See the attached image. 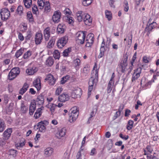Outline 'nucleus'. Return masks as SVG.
Listing matches in <instances>:
<instances>
[{
	"label": "nucleus",
	"mask_w": 159,
	"mask_h": 159,
	"mask_svg": "<svg viewBox=\"0 0 159 159\" xmlns=\"http://www.w3.org/2000/svg\"><path fill=\"white\" fill-rule=\"evenodd\" d=\"M79 115V111L77 107H74L72 108L68 112L69 121L70 123L75 121Z\"/></svg>",
	"instance_id": "nucleus-1"
},
{
	"label": "nucleus",
	"mask_w": 159,
	"mask_h": 159,
	"mask_svg": "<svg viewBox=\"0 0 159 159\" xmlns=\"http://www.w3.org/2000/svg\"><path fill=\"white\" fill-rule=\"evenodd\" d=\"M92 76L89 79V88L88 89V95L89 96L91 94V92L93 88V86L94 84L95 81H97L98 78V71L97 70L95 71V73L94 72L92 73Z\"/></svg>",
	"instance_id": "nucleus-2"
},
{
	"label": "nucleus",
	"mask_w": 159,
	"mask_h": 159,
	"mask_svg": "<svg viewBox=\"0 0 159 159\" xmlns=\"http://www.w3.org/2000/svg\"><path fill=\"white\" fill-rule=\"evenodd\" d=\"M128 58V55L126 53L125 54L124 58L119 64L117 70L120 71L122 73H125L126 71V67L127 66V61Z\"/></svg>",
	"instance_id": "nucleus-3"
},
{
	"label": "nucleus",
	"mask_w": 159,
	"mask_h": 159,
	"mask_svg": "<svg viewBox=\"0 0 159 159\" xmlns=\"http://www.w3.org/2000/svg\"><path fill=\"white\" fill-rule=\"evenodd\" d=\"M85 32L79 31L78 32L76 35L77 37L76 40L78 41V43L81 44H83L85 40L86 34L84 33Z\"/></svg>",
	"instance_id": "nucleus-4"
},
{
	"label": "nucleus",
	"mask_w": 159,
	"mask_h": 159,
	"mask_svg": "<svg viewBox=\"0 0 159 159\" xmlns=\"http://www.w3.org/2000/svg\"><path fill=\"white\" fill-rule=\"evenodd\" d=\"M1 18L3 20H7L10 16V11L7 8H5L2 10L0 12Z\"/></svg>",
	"instance_id": "nucleus-5"
},
{
	"label": "nucleus",
	"mask_w": 159,
	"mask_h": 159,
	"mask_svg": "<svg viewBox=\"0 0 159 159\" xmlns=\"http://www.w3.org/2000/svg\"><path fill=\"white\" fill-rule=\"evenodd\" d=\"M68 37L65 36L61 38L58 41L57 46L59 48H62L67 42Z\"/></svg>",
	"instance_id": "nucleus-6"
},
{
	"label": "nucleus",
	"mask_w": 159,
	"mask_h": 159,
	"mask_svg": "<svg viewBox=\"0 0 159 159\" xmlns=\"http://www.w3.org/2000/svg\"><path fill=\"white\" fill-rule=\"evenodd\" d=\"M48 122L46 120L41 121L39 122L37 124V126L39 127V130L40 132H44L46 130V127L44 125H48Z\"/></svg>",
	"instance_id": "nucleus-7"
},
{
	"label": "nucleus",
	"mask_w": 159,
	"mask_h": 159,
	"mask_svg": "<svg viewBox=\"0 0 159 159\" xmlns=\"http://www.w3.org/2000/svg\"><path fill=\"white\" fill-rule=\"evenodd\" d=\"M43 5H42V6H39V7H40V8L42 9L44 7V11L45 12L47 13L50 12L51 10V7L49 2L46 1L45 2V0H43Z\"/></svg>",
	"instance_id": "nucleus-8"
},
{
	"label": "nucleus",
	"mask_w": 159,
	"mask_h": 159,
	"mask_svg": "<svg viewBox=\"0 0 159 159\" xmlns=\"http://www.w3.org/2000/svg\"><path fill=\"white\" fill-rule=\"evenodd\" d=\"M12 132V129L9 128L6 130L3 134V138L4 140H8L10 137Z\"/></svg>",
	"instance_id": "nucleus-9"
},
{
	"label": "nucleus",
	"mask_w": 159,
	"mask_h": 159,
	"mask_svg": "<svg viewBox=\"0 0 159 159\" xmlns=\"http://www.w3.org/2000/svg\"><path fill=\"white\" fill-rule=\"evenodd\" d=\"M66 132V130L65 128H59L56 134V136L57 138L60 139L65 135Z\"/></svg>",
	"instance_id": "nucleus-10"
},
{
	"label": "nucleus",
	"mask_w": 159,
	"mask_h": 159,
	"mask_svg": "<svg viewBox=\"0 0 159 159\" xmlns=\"http://www.w3.org/2000/svg\"><path fill=\"white\" fill-rule=\"evenodd\" d=\"M43 39V34L40 33H37L35 35V42L36 44H39Z\"/></svg>",
	"instance_id": "nucleus-11"
},
{
	"label": "nucleus",
	"mask_w": 159,
	"mask_h": 159,
	"mask_svg": "<svg viewBox=\"0 0 159 159\" xmlns=\"http://www.w3.org/2000/svg\"><path fill=\"white\" fill-rule=\"evenodd\" d=\"M45 80L48 81L49 84L52 85H53L55 84L56 81V79L53 75L50 74L47 75L46 78Z\"/></svg>",
	"instance_id": "nucleus-12"
},
{
	"label": "nucleus",
	"mask_w": 159,
	"mask_h": 159,
	"mask_svg": "<svg viewBox=\"0 0 159 159\" xmlns=\"http://www.w3.org/2000/svg\"><path fill=\"white\" fill-rule=\"evenodd\" d=\"M61 13L60 12L56 11H55L52 16V19L53 22L55 23H57L60 21Z\"/></svg>",
	"instance_id": "nucleus-13"
},
{
	"label": "nucleus",
	"mask_w": 159,
	"mask_h": 159,
	"mask_svg": "<svg viewBox=\"0 0 159 159\" xmlns=\"http://www.w3.org/2000/svg\"><path fill=\"white\" fill-rule=\"evenodd\" d=\"M105 42L104 40L103 39L101 44V46L100 48V52L98 56V58H100L102 57L104 55V52L106 51L105 46Z\"/></svg>",
	"instance_id": "nucleus-14"
},
{
	"label": "nucleus",
	"mask_w": 159,
	"mask_h": 159,
	"mask_svg": "<svg viewBox=\"0 0 159 159\" xmlns=\"http://www.w3.org/2000/svg\"><path fill=\"white\" fill-rule=\"evenodd\" d=\"M69 99V96L67 94L64 93L60 95L58 97L59 100L61 102H64Z\"/></svg>",
	"instance_id": "nucleus-15"
},
{
	"label": "nucleus",
	"mask_w": 159,
	"mask_h": 159,
	"mask_svg": "<svg viewBox=\"0 0 159 159\" xmlns=\"http://www.w3.org/2000/svg\"><path fill=\"white\" fill-rule=\"evenodd\" d=\"M36 108V104L34 100L32 102L30 105L29 107V114L30 115H32L34 113Z\"/></svg>",
	"instance_id": "nucleus-16"
},
{
	"label": "nucleus",
	"mask_w": 159,
	"mask_h": 159,
	"mask_svg": "<svg viewBox=\"0 0 159 159\" xmlns=\"http://www.w3.org/2000/svg\"><path fill=\"white\" fill-rule=\"evenodd\" d=\"M38 70V68L35 66L30 67L26 70V72L29 75H32L36 72Z\"/></svg>",
	"instance_id": "nucleus-17"
},
{
	"label": "nucleus",
	"mask_w": 159,
	"mask_h": 159,
	"mask_svg": "<svg viewBox=\"0 0 159 159\" xmlns=\"http://www.w3.org/2000/svg\"><path fill=\"white\" fill-rule=\"evenodd\" d=\"M34 86L39 91L41 89V80L38 77L33 82Z\"/></svg>",
	"instance_id": "nucleus-18"
},
{
	"label": "nucleus",
	"mask_w": 159,
	"mask_h": 159,
	"mask_svg": "<svg viewBox=\"0 0 159 159\" xmlns=\"http://www.w3.org/2000/svg\"><path fill=\"white\" fill-rule=\"evenodd\" d=\"M43 34L45 40L46 41H48L50 35V29L49 28H47L44 30Z\"/></svg>",
	"instance_id": "nucleus-19"
},
{
	"label": "nucleus",
	"mask_w": 159,
	"mask_h": 159,
	"mask_svg": "<svg viewBox=\"0 0 159 159\" xmlns=\"http://www.w3.org/2000/svg\"><path fill=\"white\" fill-rule=\"evenodd\" d=\"M65 26L63 25L59 24L57 29V32L58 34H61L63 33L65 30Z\"/></svg>",
	"instance_id": "nucleus-20"
},
{
	"label": "nucleus",
	"mask_w": 159,
	"mask_h": 159,
	"mask_svg": "<svg viewBox=\"0 0 159 159\" xmlns=\"http://www.w3.org/2000/svg\"><path fill=\"white\" fill-rule=\"evenodd\" d=\"M36 102L39 105H43L44 103V96L41 94L38 96L36 99Z\"/></svg>",
	"instance_id": "nucleus-21"
},
{
	"label": "nucleus",
	"mask_w": 159,
	"mask_h": 159,
	"mask_svg": "<svg viewBox=\"0 0 159 159\" xmlns=\"http://www.w3.org/2000/svg\"><path fill=\"white\" fill-rule=\"evenodd\" d=\"M84 18V12L82 11H79L76 13V19L79 22H80Z\"/></svg>",
	"instance_id": "nucleus-22"
},
{
	"label": "nucleus",
	"mask_w": 159,
	"mask_h": 159,
	"mask_svg": "<svg viewBox=\"0 0 159 159\" xmlns=\"http://www.w3.org/2000/svg\"><path fill=\"white\" fill-rule=\"evenodd\" d=\"M54 62V61L52 57H49L46 61L45 64L48 66H51L53 65Z\"/></svg>",
	"instance_id": "nucleus-23"
},
{
	"label": "nucleus",
	"mask_w": 159,
	"mask_h": 159,
	"mask_svg": "<svg viewBox=\"0 0 159 159\" xmlns=\"http://www.w3.org/2000/svg\"><path fill=\"white\" fill-rule=\"evenodd\" d=\"M93 36V34L92 33L89 34L86 37V41L89 42L91 43H93L94 40Z\"/></svg>",
	"instance_id": "nucleus-24"
},
{
	"label": "nucleus",
	"mask_w": 159,
	"mask_h": 159,
	"mask_svg": "<svg viewBox=\"0 0 159 159\" xmlns=\"http://www.w3.org/2000/svg\"><path fill=\"white\" fill-rule=\"evenodd\" d=\"M53 152V149L52 148L48 147L44 150V155L46 157H49L52 155Z\"/></svg>",
	"instance_id": "nucleus-25"
},
{
	"label": "nucleus",
	"mask_w": 159,
	"mask_h": 159,
	"mask_svg": "<svg viewBox=\"0 0 159 159\" xmlns=\"http://www.w3.org/2000/svg\"><path fill=\"white\" fill-rule=\"evenodd\" d=\"M29 87V85L26 83H25L23 87L20 90L19 92V94L21 95L23 94L26 91Z\"/></svg>",
	"instance_id": "nucleus-26"
},
{
	"label": "nucleus",
	"mask_w": 159,
	"mask_h": 159,
	"mask_svg": "<svg viewBox=\"0 0 159 159\" xmlns=\"http://www.w3.org/2000/svg\"><path fill=\"white\" fill-rule=\"evenodd\" d=\"M28 108L25 105L24 102L22 101L21 104L20 111L23 114H25L27 112Z\"/></svg>",
	"instance_id": "nucleus-27"
},
{
	"label": "nucleus",
	"mask_w": 159,
	"mask_h": 159,
	"mask_svg": "<svg viewBox=\"0 0 159 159\" xmlns=\"http://www.w3.org/2000/svg\"><path fill=\"white\" fill-rule=\"evenodd\" d=\"M6 125L4 120L0 119V133L2 132L6 128Z\"/></svg>",
	"instance_id": "nucleus-28"
},
{
	"label": "nucleus",
	"mask_w": 159,
	"mask_h": 159,
	"mask_svg": "<svg viewBox=\"0 0 159 159\" xmlns=\"http://www.w3.org/2000/svg\"><path fill=\"white\" fill-rule=\"evenodd\" d=\"M41 111L42 109L41 108H39L37 109L34 115V117L35 119H37L41 116L42 114Z\"/></svg>",
	"instance_id": "nucleus-29"
},
{
	"label": "nucleus",
	"mask_w": 159,
	"mask_h": 159,
	"mask_svg": "<svg viewBox=\"0 0 159 159\" xmlns=\"http://www.w3.org/2000/svg\"><path fill=\"white\" fill-rule=\"evenodd\" d=\"M73 64L75 68H78L80 64V59L78 58L74 59L73 61Z\"/></svg>",
	"instance_id": "nucleus-30"
},
{
	"label": "nucleus",
	"mask_w": 159,
	"mask_h": 159,
	"mask_svg": "<svg viewBox=\"0 0 159 159\" xmlns=\"http://www.w3.org/2000/svg\"><path fill=\"white\" fill-rule=\"evenodd\" d=\"M73 91L75 94L78 96L79 98H80L82 95V91L80 88L77 87L73 90Z\"/></svg>",
	"instance_id": "nucleus-31"
},
{
	"label": "nucleus",
	"mask_w": 159,
	"mask_h": 159,
	"mask_svg": "<svg viewBox=\"0 0 159 159\" xmlns=\"http://www.w3.org/2000/svg\"><path fill=\"white\" fill-rule=\"evenodd\" d=\"M23 2L26 8H29L30 7L32 4V0H23Z\"/></svg>",
	"instance_id": "nucleus-32"
},
{
	"label": "nucleus",
	"mask_w": 159,
	"mask_h": 159,
	"mask_svg": "<svg viewBox=\"0 0 159 159\" xmlns=\"http://www.w3.org/2000/svg\"><path fill=\"white\" fill-rule=\"evenodd\" d=\"M57 107V105L54 104H51L49 105V108L51 112V114L53 115V113L55 111V109Z\"/></svg>",
	"instance_id": "nucleus-33"
},
{
	"label": "nucleus",
	"mask_w": 159,
	"mask_h": 159,
	"mask_svg": "<svg viewBox=\"0 0 159 159\" xmlns=\"http://www.w3.org/2000/svg\"><path fill=\"white\" fill-rule=\"evenodd\" d=\"M25 143V140H22V142L20 141V142L16 144L15 146L17 149H20V148H22L24 146Z\"/></svg>",
	"instance_id": "nucleus-34"
},
{
	"label": "nucleus",
	"mask_w": 159,
	"mask_h": 159,
	"mask_svg": "<svg viewBox=\"0 0 159 159\" xmlns=\"http://www.w3.org/2000/svg\"><path fill=\"white\" fill-rule=\"evenodd\" d=\"M27 19L29 20L30 22H32V23L34 22L33 17L31 12H28L27 13Z\"/></svg>",
	"instance_id": "nucleus-35"
},
{
	"label": "nucleus",
	"mask_w": 159,
	"mask_h": 159,
	"mask_svg": "<svg viewBox=\"0 0 159 159\" xmlns=\"http://www.w3.org/2000/svg\"><path fill=\"white\" fill-rule=\"evenodd\" d=\"M134 121L131 120H129L128 122V124L126 126L127 129L129 130H130L133 127Z\"/></svg>",
	"instance_id": "nucleus-36"
},
{
	"label": "nucleus",
	"mask_w": 159,
	"mask_h": 159,
	"mask_svg": "<svg viewBox=\"0 0 159 159\" xmlns=\"http://www.w3.org/2000/svg\"><path fill=\"white\" fill-rule=\"evenodd\" d=\"M114 84V83H112L111 81H109L107 88V93H110L112 89V86Z\"/></svg>",
	"instance_id": "nucleus-37"
},
{
	"label": "nucleus",
	"mask_w": 159,
	"mask_h": 159,
	"mask_svg": "<svg viewBox=\"0 0 159 159\" xmlns=\"http://www.w3.org/2000/svg\"><path fill=\"white\" fill-rule=\"evenodd\" d=\"M71 51V48H69L64 50L63 52V55L64 57L68 56L69 54Z\"/></svg>",
	"instance_id": "nucleus-38"
},
{
	"label": "nucleus",
	"mask_w": 159,
	"mask_h": 159,
	"mask_svg": "<svg viewBox=\"0 0 159 159\" xmlns=\"http://www.w3.org/2000/svg\"><path fill=\"white\" fill-rule=\"evenodd\" d=\"M11 71V72H14L15 74L18 75L20 74V70L18 67H15L12 68Z\"/></svg>",
	"instance_id": "nucleus-39"
},
{
	"label": "nucleus",
	"mask_w": 159,
	"mask_h": 159,
	"mask_svg": "<svg viewBox=\"0 0 159 159\" xmlns=\"http://www.w3.org/2000/svg\"><path fill=\"white\" fill-rule=\"evenodd\" d=\"M55 41L54 38H52L48 43L47 47L48 48H50L54 45Z\"/></svg>",
	"instance_id": "nucleus-40"
},
{
	"label": "nucleus",
	"mask_w": 159,
	"mask_h": 159,
	"mask_svg": "<svg viewBox=\"0 0 159 159\" xmlns=\"http://www.w3.org/2000/svg\"><path fill=\"white\" fill-rule=\"evenodd\" d=\"M17 76L15 73L10 71L8 75V78L10 80H11L15 79Z\"/></svg>",
	"instance_id": "nucleus-41"
},
{
	"label": "nucleus",
	"mask_w": 159,
	"mask_h": 159,
	"mask_svg": "<svg viewBox=\"0 0 159 159\" xmlns=\"http://www.w3.org/2000/svg\"><path fill=\"white\" fill-rule=\"evenodd\" d=\"M17 151L14 149H11L9 150V153L10 155H12L13 157L16 156L17 154Z\"/></svg>",
	"instance_id": "nucleus-42"
},
{
	"label": "nucleus",
	"mask_w": 159,
	"mask_h": 159,
	"mask_svg": "<svg viewBox=\"0 0 159 159\" xmlns=\"http://www.w3.org/2000/svg\"><path fill=\"white\" fill-rule=\"evenodd\" d=\"M106 16L108 20H110L112 19L111 14V12L107 11H105Z\"/></svg>",
	"instance_id": "nucleus-43"
},
{
	"label": "nucleus",
	"mask_w": 159,
	"mask_h": 159,
	"mask_svg": "<svg viewBox=\"0 0 159 159\" xmlns=\"http://www.w3.org/2000/svg\"><path fill=\"white\" fill-rule=\"evenodd\" d=\"M92 2V0H83L82 2L83 5L84 6H87Z\"/></svg>",
	"instance_id": "nucleus-44"
},
{
	"label": "nucleus",
	"mask_w": 159,
	"mask_h": 159,
	"mask_svg": "<svg viewBox=\"0 0 159 159\" xmlns=\"http://www.w3.org/2000/svg\"><path fill=\"white\" fill-rule=\"evenodd\" d=\"M53 56L56 59H59L60 57V53L57 50H55Z\"/></svg>",
	"instance_id": "nucleus-45"
},
{
	"label": "nucleus",
	"mask_w": 159,
	"mask_h": 159,
	"mask_svg": "<svg viewBox=\"0 0 159 159\" xmlns=\"http://www.w3.org/2000/svg\"><path fill=\"white\" fill-rule=\"evenodd\" d=\"M16 11L18 14L21 15L23 13V7L22 6H19L16 10Z\"/></svg>",
	"instance_id": "nucleus-46"
},
{
	"label": "nucleus",
	"mask_w": 159,
	"mask_h": 159,
	"mask_svg": "<svg viewBox=\"0 0 159 159\" xmlns=\"http://www.w3.org/2000/svg\"><path fill=\"white\" fill-rule=\"evenodd\" d=\"M124 10L125 11L127 12L129 9L128 2L127 1L125 0L124 2Z\"/></svg>",
	"instance_id": "nucleus-47"
},
{
	"label": "nucleus",
	"mask_w": 159,
	"mask_h": 159,
	"mask_svg": "<svg viewBox=\"0 0 159 159\" xmlns=\"http://www.w3.org/2000/svg\"><path fill=\"white\" fill-rule=\"evenodd\" d=\"M140 76V75H139L138 74H136L135 73H134L132 78V82H134L136 80H137Z\"/></svg>",
	"instance_id": "nucleus-48"
},
{
	"label": "nucleus",
	"mask_w": 159,
	"mask_h": 159,
	"mask_svg": "<svg viewBox=\"0 0 159 159\" xmlns=\"http://www.w3.org/2000/svg\"><path fill=\"white\" fill-rule=\"evenodd\" d=\"M31 55V52L30 51H28L24 54L23 56V58L24 59H27L28 57L30 56Z\"/></svg>",
	"instance_id": "nucleus-49"
},
{
	"label": "nucleus",
	"mask_w": 159,
	"mask_h": 159,
	"mask_svg": "<svg viewBox=\"0 0 159 159\" xmlns=\"http://www.w3.org/2000/svg\"><path fill=\"white\" fill-rule=\"evenodd\" d=\"M22 51V50L21 49L17 51L15 54V56L16 57V58H18L20 56H21L22 54L23 53V52Z\"/></svg>",
	"instance_id": "nucleus-50"
},
{
	"label": "nucleus",
	"mask_w": 159,
	"mask_h": 159,
	"mask_svg": "<svg viewBox=\"0 0 159 159\" xmlns=\"http://www.w3.org/2000/svg\"><path fill=\"white\" fill-rule=\"evenodd\" d=\"M155 25H154L153 26V24H152V25H149L148 27H146L145 28V31H146L149 32L150 31H151L155 27Z\"/></svg>",
	"instance_id": "nucleus-51"
},
{
	"label": "nucleus",
	"mask_w": 159,
	"mask_h": 159,
	"mask_svg": "<svg viewBox=\"0 0 159 159\" xmlns=\"http://www.w3.org/2000/svg\"><path fill=\"white\" fill-rule=\"evenodd\" d=\"M83 149L82 148V147H81L80 151L77 153L76 156L77 159H81V152L83 151Z\"/></svg>",
	"instance_id": "nucleus-52"
},
{
	"label": "nucleus",
	"mask_w": 159,
	"mask_h": 159,
	"mask_svg": "<svg viewBox=\"0 0 159 159\" xmlns=\"http://www.w3.org/2000/svg\"><path fill=\"white\" fill-rule=\"evenodd\" d=\"M92 19H89L87 20H84V21L85 24L86 25H88L90 26L92 24Z\"/></svg>",
	"instance_id": "nucleus-53"
},
{
	"label": "nucleus",
	"mask_w": 159,
	"mask_h": 159,
	"mask_svg": "<svg viewBox=\"0 0 159 159\" xmlns=\"http://www.w3.org/2000/svg\"><path fill=\"white\" fill-rule=\"evenodd\" d=\"M130 37H128V44L127 45L129 47H130L131 43L132 41V34H131Z\"/></svg>",
	"instance_id": "nucleus-54"
},
{
	"label": "nucleus",
	"mask_w": 159,
	"mask_h": 159,
	"mask_svg": "<svg viewBox=\"0 0 159 159\" xmlns=\"http://www.w3.org/2000/svg\"><path fill=\"white\" fill-rule=\"evenodd\" d=\"M32 11L34 14H36V11H38V8L36 5H34L32 7Z\"/></svg>",
	"instance_id": "nucleus-55"
},
{
	"label": "nucleus",
	"mask_w": 159,
	"mask_h": 159,
	"mask_svg": "<svg viewBox=\"0 0 159 159\" xmlns=\"http://www.w3.org/2000/svg\"><path fill=\"white\" fill-rule=\"evenodd\" d=\"M90 17H91L89 15L87 14H85L84 13V20H87L88 19H90Z\"/></svg>",
	"instance_id": "nucleus-56"
},
{
	"label": "nucleus",
	"mask_w": 159,
	"mask_h": 159,
	"mask_svg": "<svg viewBox=\"0 0 159 159\" xmlns=\"http://www.w3.org/2000/svg\"><path fill=\"white\" fill-rule=\"evenodd\" d=\"M63 89L61 87H58L56 91V94L57 95H59L60 93L62 91Z\"/></svg>",
	"instance_id": "nucleus-57"
},
{
	"label": "nucleus",
	"mask_w": 159,
	"mask_h": 159,
	"mask_svg": "<svg viewBox=\"0 0 159 159\" xmlns=\"http://www.w3.org/2000/svg\"><path fill=\"white\" fill-rule=\"evenodd\" d=\"M72 17L70 16H68L67 17V21L69 23V24H71L73 23V21L72 20Z\"/></svg>",
	"instance_id": "nucleus-58"
},
{
	"label": "nucleus",
	"mask_w": 159,
	"mask_h": 159,
	"mask_svg": "<svg viewBox=\"0 0 159 159\" xmlns=\"http://www.w3.org/2000/svg\"><path fill=\"white\" fill-rule=\"evenodd\" d=\"M142 69L141 67H139L135 70L134 73L136 74H138L139 75H140V74L141 72Z\"/></svg>",
	"instance_id": "nucleus-59"
},
{
	"label": "nucleus",
	"mask_w": 159,
	"mask_h": 159,
	"mask_svg": "<svg viewBox=\"0 0 159 159\" xmlns=\"http://www.w3.org/2000/svg\"><path fill=\"white\" fill-rule=\"evenodd\" d=\"M119 136L122 139H124L125 140H127L129 137L128 135L124 136L122 134H120Z\"/></svg>",
	"instance_id": "nucleus-60"
},
{
	"label": "nucleus",
	"mask_w": 159,
	"mask_h": 159,
	"mask_svg": "<svg viewBox=\"0 0 159 159\" xmlns=\"http://www.w3.org/2000/svg\"><path fill=\"white\" fill-rule=\"evenodd\" d=\"M64 13L66 15H69L70 14V11L68 8L66 9L63 11Z\"/></svg>",
	"instance_id": "nucleus-61"
},
{
	"label": "nucleus",
	"mask_w": 159,
	"mask_h": 159,
	"mask_svg": "<svg viewBox=\"0 0 159 159\" xmlns=\"http://www.w3.org/2000/svg\"><path fill=\"white\" fill-rule=\"evenodd\" d=\"M131 112V111L129 109H126L125 111V116H129L130 113Z\"/></svg>",
	"instance_id": "nucleus-62"
},
{
	"label": "nucleus",
	"mask_w": 159,
	"mask_h": 159,
	"mask_svg": "<svg viewBox=\"0 0 159 159\" xmlns=\"http://www.w3.org/2000/svg\"><path fill=\"white\" fill-rule=\"evenodd\" d=\"M6 140L1 139L0 140V147H2L6 143Z\"/></svg>",
	"instance_id": "nucleus-63"
},
{
	"label": "nucleus",
	"mask_w": 159,
	"mask_h": 159,
	"mask_svg": "<svg viewBox=\"0 0 159 159\" xmlns=\"http://www.w3.org/2000/svg\"><path fill=\"white\" fill-rule=\"evenodd\" d=\"M152 19L151 17L149 20L148 21V24H149V25H152V24H156V22L154 21H153L152 22Z\"/></svg>",
	"instance_id": "nucleus-64"
}]
</instances>
